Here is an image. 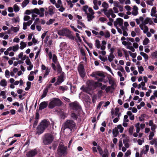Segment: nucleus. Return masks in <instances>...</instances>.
<instances>
[{
    "instance_id": "2",
    "label": "nucleus",
    "mask_w": 157,
    "mask_h": 157,
    "mask_svg": "<svg viewBox=\"0 0 157 157\" xmlns=\"http://www.w3.org/2000/svg\"><path fill=\"white\" fill-rule=\"evenodd\" d=\"M54 139L53 136L49 133L45 134L42 137L43 142L45 145L50 144Z\"/></svg>"
},
{
    "instance_id": "21",
    "label": "nucleus",
    "mask_w": 157,
    "mask_h": 157,
    "mask_svg": "<svg viewBox=\"0 0 157 157\" xmlns=\"http://www.w3.org/2000/svg\"><path fill=\"white\" fill-rule=\"evenodd\" d=\"M150 140L149 144L151 145H154L155 147L157 149V139L154 138Z\"/></svg>"
},
{
    "instance_id": "23",
    "label": "nucleus",
    "mask_w": 157,
    "mask_h": 157,
    "mask_svg": "<svg viewBox=\"0 0 157 157\" xmlns=\"http://www.w3.org/2000/svg\"><path fill=\"white\" fill-rule=\"evenodd\" d=\"M7 82L5 79H2L0 81V86L2 87H6L7 86Z\"/></svg>"
},
{
    "instance_id": "14",
    "label": "nucleus",
    "mask_w": 157,
    "mask_h": 157,
    "mask_svg": "<svg viewBox=\"0 0 157 157\" xmlns=\"http://www.w3.org/2000/svg\"><path fill=\"white\" fill-rule=\"evenodd\" d=\"M94 4L93 8L95 10H98L99 9L98 6H100L101 4V2L98 0H94L93 1Z\"/></svg>"
},
{
    "instance_id": "64",
    "label": "nucleus",
    "mask_w": 157,
    "mask_h": 157,
    "mask_svg": "<svg viewBox=\"0 0 157 157\" xmlns=\"http://www.w3.org/2000/svg\"><path fill=\"white\" fill-rule=\"evenodd\" d=\"M104 36L105 38H109L110 36V34L109 32L108 31H106L105 33Z\"/></svg>"
},
{
    "instance_id": "44",
    "label": "nucleus",
    "mask_w": 157,
    "mask_h": 157,
    "mask_svg": "<svg viewBox=\"0 0 157 157\" xmlns=\"http://www.w3.org/2000/svg\"><path fill=\"white\" fill-rule=\"evenodd\" d=\"M106 42L105 40H103L102 41L101 46V50H104L105 49V45L106 44Z\"/></svg>"
},
{
    "instance_id": "59",
    "label": "nucleus",
    "mask_w": 157,
    "mask_h": 157,
    "mask_svg": "<svg viewBox=\"0 0 157 157\" xmlns=\"http://www.w3.org/2000/svg\"><path fill=\"white\" fill-rule=\"evenodd\" d=\"M19 45L18 44H17L16 45L12 46L13 51L14 52L17 51L19 49Z\"/></svg>"
},
{
    "instance_id": "30",
    "label": "nucleus",
    "mask_w": 157,
    "mask_h": 157,
    "mask_svg": "<svg viewBox=\"0 0 157 157\" xmlns=\"http://www.w3.org/2000/svg\"><path fill=\"white\" fill-rule=\"evenodd\" d=\"M59 46L60 49L63 50V49L64 50L66 48L67 45L66 43L65 42H62L60 43Z\"/></svg>"
},
{
    "instance_id": "50",
    "label": "nucleus",
    "mask_w": 157,
    "mask_h": 157,
    "mask_svg": "<svg viewBox=\"0 0 157 157\" xmlns=\"http://www.w3.org/2000/svg\"><path fill=\"white\" fill-rule=\"evenodd\" d=\"M150 42L149 40L147 37H146L144 39L143 42V44L144 45H147Z\"/></svg>"
},
{
    "instance_id": "39",
    "label": "nucleus",
    "mask_w": 157,
    "mask_h": 157,
    "mask_svg": "<svg viewBox=\"0 0 157 157\" xmlns=\"http://www.w3.org/2000/svg\"><path fill=\"white\" fill-rule=\"evenodd\" d=\"M20 45V48L21 50L23 49L24 48L26 47L27 45L26 43L23 41H21Z\"/></svg>"
},
{
    "instance_id": "49",
    "label": "nucleus",
    "mask_w": 157,
    "mask_h": 157,
    "mask_svg": "<svg viewBox=\"0 0 157 157\" xmlns=\"http://www.w3.org/2000/svg\"><path fill=\"white\" fill-rule=\"evenodd\" d=\"M40 13V11L37 8H35L33 10V12H32V16H33L34 13H36L37 14H39Z\"/></svg>"
},
{
    "instance_id": "11",
    "label": "nucleus",
    "mask_w": 157,
    "mask_h": 157,
    "mask_svg": "<svg viewBox=\"0 0 157 157\" xmlns=\"http://www.w3.org/2000/svg\"><path fill=\"white\" fill-rule=\"evenodd\" d=\"M123 20L121 18H117L114 22V25L116 27H121L123 25Z\"/></svg>"
},
{
    "instance_id": "33",
    "label": "nucleus",
    "mask_w": 157,
    "mask_h": 157,
    "mask_svg": "<svg viewBox=\"0 0 157 157\" xmlns=\"http://www.w3.org/2000/svg\"><path fill=\"white\" fill-rule=\"evenodd\" d=\"M54 9L55 7L53 6H51L49 7L48 11L50 15H52L54 13Z\"/></svg>"
},
{
    "instance_id": "61",
    "label": "nucleus",
    "mask_w": 157,
    "mask_h": 157,
    "mask_svg": "<svg viewBox=\"0 0 157 157\" xmlns=\"http://www.w3.org/2000/svg\"><path fill=\"white\" fill-rule=\"evenodd\" d=\"M139 25V27L142 30H145V27L147 26L145 25H144L143 23L142 24H140Z\"/></svg>"
},
{
    "instance_id": "10",
    "label": "nucleus",
    "mask_w": 157,
    "mask_h": 157,
    "mask_svg": "<svg viewBox=\"0 0 157 157\" xmlns=\"http://www.w3.org/2000/svg\"><path fill=\"white\" fill-rule=\"evenodd\" d=\"M78 71L80 76L83 78L85 76V71L84 66L82 64H80L78 67Z\"/></svg>"
},
{
    "instance_id": "28",
    "label": "nucleus",
    "mask_w": 157,
    "mask_h": 157,
    "mask_svg": "<svg viewBox=\"0 0 157 157\" xmlns=\"http://www.w3.org/2000/svg\"><path fill=\"white\" fill-rule=\"evenodd\" d=\"M148 29L147 26H146L145 27V30H144L143 33H146L147 36L148 37H150L151 35V33L148 32Z\"/></svg>"
},
{
    "instance_id": "57",
    "label": "nucleus",
    "mask_w": 157,
    "mask_h": 157,
    "mask_svg": "<svg viewBox=\"0 0 157 157\" xmlns=\"http://www.w3.org/2000/svg\"><path fill=\"white\" fill-rule=\"evenodd\" d=\"M13 8L14 11L15 12H17L19 11L20 10L19 7L16 4L13 6Z\"/></svg>"
},
{
    "instance_id": "63",
    "label": "nucleus",
    "mask_w": 157,
    "mask_h": 157,
    "mask_svg": "<svg viewBox=\"0 0 157 157\" xmlns=\"http://www.w3.org/2000/svg\"><path fill=\"white\" fill-rule=\"evenodd\" d=\"M139 73L141 74L144 71V69L142 66H138V67Z\"/></svg>"
},
{
    "instance_id": "48",
    "label": "nucleus",
    "mask_w": 157,
    "mask_h": 157,
    "mask_svg": "<svg viewBox=\"0 0 157 157\" xmlns=\"http://www.w3.org/2000/svg\"><path fill=\"white\" fill-rule=\"evenodd\" d=\"M59 90H62L63 92L67 90L68 87L66 86H59Z\"/></svg>"
},
{
    "instance_id": "15",
    "label": "nucleus",
    "mask_w": 157,
    "mask_h": 157,
    "mask_svg": "<svg viewBox=\"0 0 157 157\" xmlns=\"http://www.w3.org/2000/svg\"><path fill=\"white\" fill-rule=\"evenodd\" d=\"M49 124L50 122L49 121L46 120H44L41 122L40 125L44 129H45L48 127Z\"/></svg>"
},
{
    "instance_id": "51",
    "label": "nucleus",
    "mask_w": 157,
    "mask_h": 157,
    "mask_svg": "<svg viewBox=\"0 0 157 157\" xmlns=\"http://www.w3.org/2000/svg\"><path fill=\"white\" fill-rule=\"evenodd\" d=\"M117 75L118 76H119L120 77V81L122 82L124 80V77H122V75L121 72L120 71H118L117 73Z\"/></svg>"
},
{
    "instance_id": "34",
    "label": "nucleus",
    "mask_w": 157,
    "mask_h": 157,
    "mask_svg": "<svg viewBox=\"0 0 157 157\" xmlns=\"http://www.w3.org/2000/svg\"><path fill=\"white\" fill-rule=\"evenodd\" d=\"M77 112L78 113V116L81 117H84L85 114L82 110L81 108Z\"/></svg>"
},
{
    "instance_id": "17",
    "label": "nucleus",
    "mask_w": 157,
    "mask_h": 157,
    "mask_svg": "<svg viewBox=\"0 0 157 157\" xmlns=\"http://www.w3.org/2000/svg\"><path fill=\"white\" fill-rule=\"evenodd\" d=\"M45 129L41 127L40 125H38L36 129V134L40 135L44 131Z\"/></svg>"
},
{
    "instance_id": "7",
    "label": "nucleus",
    "mask_w": 157,
    "mask_h": 157,
    "mask_svg": "<svg viewBox=\"0 0 157 157\" xmlns=\"http://www.w3.org/2000/svg\"><path fill=\"white\" fill-rule=\"evenodd\" d=\"M97 148L99 154L102 157H108L109 151L107 148H105L103 151L101 147L100 146H97Z\"/></svg>"
},
{
    "instance_id": "32",
    "label": "nucleus",
    "mask_w": 157,
    "mask_h": 157,
    "mask_svg": "<svg viewBox=\"0 0 157 157\" xmlns=\"http://www.w3.org/2000/svg\"><path fill=\"white\" fill-rule=\"evenodd\" d=\"M155 98H157V90L154 91L153 95L151 96L150 100H153L155 99Z\"/></svg>"
},
{
    "instance_id": "53",
    "label": "nucleus",
    "mask_w": 157,
    "mask_h": 157,
    "mask_svg": "<svg viewBox=\"0 0 157 157\" xmlns=\"http://www.w3.org/2000/svg\"><path fill=\"white\" fill-rule=\"evenodd\" d=\"M116 128H117L118 130H119V132L120 133L123 132L124 129L121 125L119 124L118 125L117 127Z\"/></svg>"
},
{
    "instance_id": "55",
    "label": "nucleus",
    "mask_w": 157,
    "mask_h": 157,
    "mask_svg": "<svg viewBox=\"0 0 157 157\" xmlns=\"http://www.w3.org/2000/svg\"><path fill=\"white\" fill-rule=\"evenodd\" d=\"M123 143L124 144L125 147L127 148H128L129 147V145L128 142V140L126 139H124L123 140Z\"/></svg>"
},
{
    "instance_id": "24",
    "label": "nucleus",
    "mask_w": 157,
    "mask_h": 157,
    "mask_svg": "<svg viewBox=\"0 0 157 157\" xmlns=\"http://www.w3.org/2000/svg\"><path fill=\"white\" fill-rule=\"evenodd\" d=\"M86 15L87 17V20L89 21H91L94 18V14H90L89 13H88Z\"/></svg>"
},
{
    "instance_id": "9",
    "label": "nucleus",
    "mask_w": 157,
    "mask_h": 157,
    "mask_svg": "<svg viewBox=\"0 0 157 157\" xmlns=\"http://www.w3.org/2000/svg\"><path fill=\"white\" fill-rule=\"evenodd\" d=\"M67 147L62 145H59L58 149V152L60 155L66 154L67 153Z\"/></svg>"
},
{
    "instance_id": "16",
    "label": "nucleus",
    "mask_w": 157,
    "mask_h": 157,
    "mask_svg": "<svg viewBox=\"0 0 157 157\" xmlns=\"http://www.w3.org/2000/svg\"><path fill=\"white\" fill-rule=\"evenodd\" d=\"M36 151L35 149L29 151L26 154L27 157H34L37 154Z\"/></svg>"
},
{
    "instance_id": "12",
    "label": "nucleus",
    "mask_w": 157,
    "mask_h": 157,
    "mask_svg": "<svg viewBox=\"0 0 157 157\" xmlns=\"http://www.w3.org/2000/svg\"><path fill=\"white\" fill-rule=\"evenodd\" d=\"M52 59L53 62L54 63H52V67L53 68L54 70L56 71V65H57V64H59V63L57 61V59L56 56L55 54H54L53 55Z\"/></svg>"
},
{
    "instance_id": "40",
    "label": "nucleus",
    "mask_w": 157,
    "mask_h": 157,
    "mask_svg": "<svg viewBox=\"0 0 157 157\" xmlns=\"http://www.w3.org/2000/svg\"><path fill=\"white\" fill-rule=\"evenodd\" d=\"M140 123L139 122L137 123L135 125L136 128V132L139 133L140 131Z\"/></svg>"
},
{
    "instance_id": "26",
    "label": "nucleus",
    "mask_w": 157,
    "mask_h": 157,
    "mask_svg": "<svg viewBox=\"0 0 157 157\" xmlns=\"http://www.w3.org/2000/svg\"><path fill=\"white\" fill-rule=\"evenodd\" d=\"M34 72L33 71H31L30 72L29 75L28 76V79L29 81H33L34 78Z\"/></svg>"
},
{
    "instance_id": "42",
    "label": "nucleus",
    "mask_w": 157,
    "mask_h": 157,
    "mask_svg": "<svg viewBox=\"0 0 157 157\" xmlns=\"http://www.w3.org/2000/svg\"><path fill=\"white\" fill-rule=\"evenodd\" d=\"M101 6L103 7L104 9L107 10L109 7V4L106 2H104L102 4Z\"/></svg>"
},
{
    "instance_id": "5",
    "label": "nucleus",
    "mask_w": 157,
    "mask_h": 157,
    "mask_svg": "<svg viewBox=\"0 0 157 157\" xmlns=\"http://www.w3.org/2000/svg\"><path fill=\"white\" fill-rule=\"evenodd\" d=\"M71 32L69 29H63L59 30L58 32V34L60 36H66L68 37L71 39H73V36L71 34Z\"/></svg>"
},
{
    "instance_id": "52",
    "label": "nucleus",
    "mask_w": 157,
    "mask_h": 157,
    "mask_svg": "<svg viewBox=\"0 0 157 157\" xmlns=\"http://www.w3.org/2000/svg\"><path fill=\"white\" fill-rule=\"evenodd\" d=\"M88 6L87 5H86L83 7L82 10L85 12L86 14L89 13L88 12Z\"/></svg>"
},
{
    "instance_id": "6",
    "label": "nucleus",
    "mask_w": 157,
    "mask_h": 157,
    "mask_svg": "<svg viewBox=\"0 0 157 157\" xmlns=\"http://www.w3.org/2000/svg\"><path fill=\"white\" fill-rule=\"evenodd\" d=\"M105 15L109 18L110 21H113V19L110 17V16L113 18H115L116 16V15L114 13L112 9H110L105 11Z\"/></svg>"
},
{
    "instance_id": "45",
    "label": "nucleus",
    "mask_w": 157,
    "mask_h": 157,
    "mask_svg": "<svg viewBox=\"0 0 157 157\" xmlns=\"http://www.w3.org/2000/svg\"><path fill=\"white\" fill-rule=\"evenodd\" d=\"M11 28V30H12L13 31L14 33L17 32L19 30V26L16 27L12 26Z\"/></svg>"
},
{
    "instance_id": "58",
    "label": "nucleus",
    "mask_w": 157,
    "mask_h": 157,
    "mask_svg": "<svg viewBox=\"0 0 157 157\" xmlns=\"http://www.w3.org/2000/svg\"><path fill=\"white\" fill-rule=\"evenodd\" d=\"M140 85L141 86L142 89L143 90H147L146 88L145 87V82H142L140 83Z\"/></svg>"
},
{
    "instance_id": "60",
    "label": "nucleus",
    "mask_w": 157,
    "mask_h": 157,
    "mask_svg": "<svg viewBox=\"0 0 157 157\" xmlns=\"http://www.w3.org/2000/svg\"><path fill=\"white\" fill-rule=\"evenodd\" d=\"M104 103V101H100L98 103V105L97 106V110H99L101 108V105Z\"/></svg>"
},
{
    "instance_id": "37",
    "label": "nucleus",
    "mask_w": 157,
    "mask_h": 157,
    "mask_svg": "<svg viewBox=\"0 0 157 157\" xmlns=\"http://www.w3.org/2000/svg\"><path fill=\"white\" fill-rule=\"evenodd\" d=\"M140 55L144 58L145 61H146L148 60V56L147 54L144 52H140Z\"/></svg>"
},
{
    "instance_id": "56",
    "label": "nucleus",
    "mask_w": 157,
    "mask_h": 157,
    "mask_svg": "<svg viewBox=\"0 0 157 157\" xmlns=\"http://www.w3.org/2000/svg\"><path fill=\"white\" fill-rule=\"evenodd\" d=\"M134 127L133 126H131L129 128L128 132L130 135H132L133 134Z\"/></svg>"
},
{
    "instance_id": "36",
    "label": "nucleus",
    "mask_w": 157,
    "mask_h": 157,
    "mask_svg": "<svg viewBox=\"0 0 157 157\" xmlns=\"http://www.w3.org/2000/svg\"><path fill=\"white\" fill-rule=\"evenodd\" d=\"M58 73H59L62 72V69L60 66L59 64H57L56 65V70Z\"/></svg>"
},
{
    "instance_id": "35",
    "label": "nucleus",
    "mask_w": 157,
    "mask_h": 157,
    "mask_svg": "<svg viewBox=\"0 0 157 157\" xmlns=\"http://www.w3.org/2000/svg\"><path fill=\"white\" fill-rule=\"evenodd\" d=\"M144 18L142 17H140L139 18H136L135 19V21L137 24L139 25L140 24V22L142 23L144 21Z\"/></svg>"
},
{
    "instance_id": "25",
    "label": "nucleus",
    "mask_w": 157,
    "mask_h": 157,
    "mask_svg": "<svg viewBox=\"0 0 157 157\" xmlns=\"http://www.w3.org/2000/svg\"><path fill=\"white\" fill-rule=\"evenodd\" d=\"M64 76V73L62 72L61 75L59 76L58 81H59L61 83L63 81V77Z\"/></svg>"
},
{
    "instance_id": "47",
    "label": "nucleus",
    "mask_w": 157,
    "mask_h": 157,
    "mask_svg": "<svg viewBox=\"0 0 157 157\" xmlns=\"http://www.w3.org/2000/svg\"><path fill=\"white\" fill-rule=\"evenodd\" d=\"M30 0H24L22 4V8H24L29 3Z\"/></svg>"
},
{
    "instance_id": "31",
    "label": "nucleus",
    "mask_w": 157,
    "mask_h": 157,
    "mask_svg": "<svg viewBox=\"0 0 157 157\" xmlns=\"http://www.w3.org/2000/svg\"><path fill=\"white\" fill-rule=\"evenodd\" d=\"M56 7L57 8H59L62 6V2L61 0H58L57 3H56L55 4Z\"/></svg>"
},
{
    "instance_id": "18",
    "label": "nucleus",
    "mask_w": 157,
    "mask_h": 157,
    "mask_svg": "<svg viewBox=\"0 0 157 157\" xmlns=\"http://www.w3.org/2000/svg\"><path fill=\"white\" fill-rule=\"evenodd\" d=\"M48 105V102L47 101H44L41 102L39 107V109L40 110H42V109L46 108Z\"/></svg>"
},
{
    "instance_id": "22",
    "label": "nucleus",
    "mask_w": 157,
    "mask_h": 157,
    "mask_svg": "<svg viewBox=\"0 0 157 157\" xmlns=\"http://www.w3.org/2000/svg\"><path fill=\"white\" fill-rule=\"evenodd\" d=\"M138 8L136 6H133L132 14L133 16H136L138 14Z\"/></svg>"
},
{
    "instance_id": "20",
    "label": "nucleus",
    "mask_w": 157,
    "mask_h": 157,
    "mask_svg": "<svg viewBox=\"0 0 157 157\" xmlns=\"http://www.w3.org/2000/svg\"><path fill=\"white\" fill-rule=\"evenodd\" d=\"M156 8L155 6H154L151 9V15L152 17H155L157 18V13H156Z\"/></svg>"
},
{
    "instance_id": "3",
    "label": "nucleus",
    "mask_w": 157,
    "mask_h": 157,
    "mask_svg": "<svg viewBox=\"0 0 157 157\" xmlns=\"http://www.w3.org/2000/svg\"><path fill=\"white\" fill-rule=\"evenodd\" d=\"M91 76L94 77L98 82H103L104 83H106L107 82V81L103 80L105 75L100 72L97 71L93 72L92 73Z\"/></svg>"
},
{
    "instance_id": "13",
    "label": "nucleus",
    "mask_w": 157,
    "mask_h": 157,
    "mask_svg": "<svg viewBox=\"0 0 157 157\" xmlns=\"http://www.w3.org/2000/svg\"><path fill=\"white\" fill-rule=\"evenodd\" d=\"M148 124L149 126L151 127V129L152 131H155L156 128V125L154 123L152 120H150L149 121L148 123H146L147 125Z\"/></svg>"
},
{
    "instance_id": "1",
    "label": "nucleus",
    "mask_w": 157,
    "mask_h": 157,
    "mask_svg": "<svg viewBox=\"0 0 157 157\" xmlns=\"http://www.w3.org/2000/svg\"><path fill=\"white\" fill-rule=\"evenodd\" d=\"M66 128H68L71 131L76 129V124L72 120H67L63 124L62 129L64 130Z\"/></svg>"
},
{
    "instance_id": "4",
    "label": "nucleus",
    "mask_w": 157,
    "mask_h": 157,
    "mask_svg": "<svg viewBox=\"0 0 157 157\" xmlns=\"http://www.w3.org/2000/svg\"><path fill=\"white\" fill-rule=\"evenodd\" d=\"M62 104V102L59 99L54 98L49 102L48 107L49 108L52 109L56 106H61Z\"/></svg>"
},
{
    "instance_id": "41",
    "label": "nucleus",
    "mask_w": 157,
    "mask_h": 157,
    "mask_svg": "<svg viewBox=\"0 0 157 157\" xmlns=\"http://www.w3.org/2000/svg\"><path fill=\"white\" fill-rule=\"evenodd\" d=\"M155 131H152L150 132L149 133V135L148 136V139L149 140H152L153 139V137L155 135Z\"/></svg>"
},
{
    "instance_id": "29",
    "label": "nucleus",
    "mask_w": 157,
    "mask_h": 157,
    "mask_svg": "<svg viewBox=\"0 0 157 157\" xmlns=\"http://www.w3.org/2000/svg\"><path fill=\"white\" fill-rule=\"evenodd\" d=\"M119 134L118 130L117 128H115L113 130V134L114 137H117Z\"/></svg>"
},
{
    "instance_id": "46",
    "label": "nucleus",
    "mask_w": 157,
    "mask_h": 157,
    "mask_svg": "<svg viewBox=\"0 0 157 157\" xmlns=\"http://www.w3.org/2000/svg\"><path fill=\"white\" fill-rule=\"evenodd\" d=\"M78 114H76V113H72L71 115V117L74 120H76L78 118Z\"/></svg>"
},
{
    "instance_id": "43",
    "label": "nucleus",
    "mask_w": 157,
    "mask_h": 157,
    "mask_svg": "<svg viewBox=\"0 0 157 157\" xmlns=\"http://www.w3.org/2000/svg\"><path fill=\"white\" fill-rule=\"evenodd\" d=\"M66 2H67V5L70 8H73L74 5L71 1L70 0H66Z\"/></svg>"
},
{
    "instance_id": "8",
    "label": "nucleus",
    "mask_w": 157,
    "mask_h": 157,
    "mask_svg": "<svg viewBox=\"0 0 157 157\" xmlns=\"http://www.w3.org/2000/svg\"><path fill=\"white\" fill-rule=\"evenodd\" d=\"M71 109L75 111H78L81 108L77 101L71 103L69 104Z\"/></svg>"
},
{
    "instance_id": "27",
    "label": "nucleus",
    "mask_w": 157,
    "mask_h": 157,
    "mask_svg": "<svg viewBox=\"0 0 157 157\" xmlns=\"http://www.w3.org/2000/svg\"><path fill=\"white\" fill-rule=\"evenodd\" d=\"M95 45L98 49H101V45L100 41L98 40H96L95 41Z\"/></svg>"
},
{
    "instance_id": "19",
    "label": "nucleus",
    "mask_w": 157,
    "mask_h": 157,
    "mask_svg": "<svg viewBox=\"0 0 157 157\" xmlns=\"http://www.w3.org/2000/svg\"><path fill=\"white\" fill-rule=\"evenodd\" d=\"M51 86L52 84H50L48 86H46L44 89L43 94L41 96V98H43L46 97L48 91V88Z\"/></svg>"
},
{
    "instance_id": "54",
    "label": "nucleus",
    "mask_w": 157,
    "mask_h": 157,
    "mask_svg": "<svg viewBox=\"0 0 157 157\" xmlns=\"http://www.w3.org/2000/svg\"><path fill=\"white\" fill-rule=\"evenodd\" d=\"M50 71V68L47 67L46 70H45V73L44 75V77H46L48 75Z\"/></svg>"
},
{
    "instance_id": "62",
    "label": "nucleus",
    "mask_w": 157,
    "mask_h": 157,
    "mask_svg": "<svg viewBox=\"0 0 157 157\" xmlns=\"http://www.w3.org/2000/svg\"><path fill=\"white\" fill-rule=\"evenodd\" d=\"M5 75L6 78H9L10 77V72L8 70H6L5 72Z\"/></svg>"
},
{
    "instance_id": "38",
    "label": "nucleus",
    "mask_w": 157,
    "mask_h": 157,
    "mask_svg": "<svg viewBox=\"0 0 157 157\" xmlns=\"http://www.w3.org/2000/svg\"><path fill=\"white\" fill-rule=\"evenodd\" d=\"M114 58L115 56L114 55L112 54H110L109 55L108 57V60L110 62L112 61Z\"/></svg>"
}]
</instances>
